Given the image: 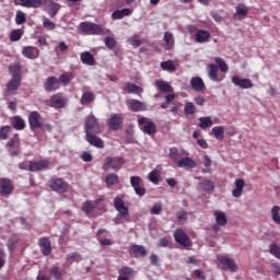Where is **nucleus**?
I'll return each instance as SVG.
<instances>
[{
	"instance_id": "obj_1",
	"label": "nucleus",
	"mask_w": 280,
	"mask_h": 280,
	"mask_svg": "<svg viewBox=\"0 0 280 280\" xmlns=\"http://www.w3.org/2000/svg\"><path fill=\"white\" fill-rule=\"evenodd\" d=\"M114 209L118 212L114 219L115 224H121L120 220L130 221V210L126 207L121 197L117 196L114 198Z\"/></svg>"
},
{
	"instance_id": "obj_2",
	"label": "nucleus",
	"mask_w": 280,
	"mask_h": 280,
	"mask_svg": "<svg viewBox=\"0 0 280 280\" xmlns=\"http://www.w3.org/2000/svg\"><path fill=\"white\" fill-rule=\"evenodd\" d=\"M138 126L144 135H149V137H152V135H156V124L154 121L149 120L147 117H140L138 119Z\"/></svg>"
},
{
	"instance_id": "obj_3",
	"label": "nucleus",
	"mask_w": 280,
	"mask_h": 280,
	"mask_svg": "<svg viewBox=\"0 0 280 280\" xmlns=\"http://www.w3.org/2000/svg\"><path fill=\"white\" fill-rule=\"evenodd\" d=\"M122 165H124V158L107 156L104 160L103 170L104 172H108V170H113L114 172H117L121 170Z\"/></svg>"
},
{
	"instance_id": "obj_4",
	"label": "nucleus",
	"mask_w": 280,
	"mask_h": 280,
	"mask_svg": "<svg viewBox=\"0 0 280 280\" xmlns=\"http://www.w3.org/2000/svg\"><path fill=\"white\" fill-rule=\"evenodd\" d=\"M21 74L13 73L11 80L7 83L5 88V95L12 96L16 95V92L19 91V86H21Z\"/></svg>"
},
{
	"instance_id": "obj_5",
	"label": "nucleus",
	"mask_w": 280,
	"mask_h": 280,
	"mask_svg": "<svg viewBox=\"0 0 280 280\" xmlns=\"http://www.w3.org/2000/svg\"><path fill=\"white\" fill-rule=\"evenodd\" d=\"M80 32L88 35L97 36L102 34V26L93 22H82L79 26Z\"/></svg>"
},
{
	"instance_id": "obj_6",
	"label": "nucleus",
	"mask_w": 280,
	"mask_h": 280,
	"mask_svg": "<svg viewBox=\"0 0 280 280\" xmlns=\"http://www.w3.org/2000/svg\"><path fill=\"white\" fill-rule=\"evenodd\" d=\"M85 135H100V122L93 114L85 118Z\"/></svg>"
},
{
	"instance_id": "obj_7",
	"label": "nucleus",
	"mask_w": 280,
	"mask_h": 280,
	"mask_svg": "<svg viewBox=\"0 0 280 280\" xmlns=\"http://www.w3.org/2000/svg\"><path fill=\"white\" fill-rule=\"evenodd\" d=\"M48 187L57 194H67L69 191V184L65 183L61 178H52L48 182Z\"/></svg>"
},
{
	"instance_id": "obj_8",
	"label": "nucleus",
	"mask_w": 280,
	"mask_h": 280,
	"mask_svg": "<svg viewBox=\"0 0 280 280\" xmlns=\"http://www.w3.org/2000/svg\"><path fill=\"white\" fill-rule=\"evenodd\" d=\"M218 261L221 265L222 270H229L230 272H237V265L235 260L228 256H218Z\"/></svg>"
},
{
	"instance_id": "obj_9",
	"label": "nucleus",
	"mask_w": 280,
	"mask_h": 280,
	"mask_svg": "<svg viewBox=\"0 0 280 280\" xmlns=\"http://www.w3.org/2000/svg\"><path fill=\"white\" fill-rule=\"evenodd\" d=\"M42 116L38 112H30L28 113V126L31 130H36L38 128H44L43 121H42Z\"/></svg>"
},
{
	"instance_id": "obj_10",
	"label": "nucleus",
	"mask_w": 280,
	"mask_h": 280,
	"mask_svg": "<svg viewBox=\"0 0 280 280\" xmlns=\"http://www.w3.org/2000/svg\"><path fill=\"white\" fill-rule=\"evenodd\" d=\"M124 125V114H113L107 121L109 130H119Z\"/></svg>"
},
{
	"instance_id": "obj_11",
	"label": "nucleus",
	"mask_w": 280,
	"mask_h": 280,
	"mask_svg": "<svg viewBox=\"0 0 280 280\" xmlns=\"http://www.w3.org/2000/svg\"><path fill=\"white\" fill-rule=\"evenodd\" d=\"M60 89V81L56 77H48L44 82V90L46 93H51Z\"/></svg>"
},
{
	"instance_id": "obj_12",
	"label": "nucleus",
	"mask_w": 280,
	"mask_h": 280,
	"mask_svg": "<svg viewBox=\"0 0 280 280\" xmlns=\"http://www.w3.org/2000/svg\"><path fill=\"white\" fill-rule=\"evenodd\" d=\"M22 56L28 60H36L40 56V50L34 46H24L22 48Z\"/></svg>"
},
{
	"instance_id": "obj_13",
	"label": "nucleus",
	"mask_w": 280,
	"mask_h": 280,
	"mask_svg": "<svg viewBox=\"0 0 280 280\" xmlns=\"http://www.w3.org/2000/svg\"><path fill=\"white\" fill-rule=\"evenodd\" d=\"M219 73L220 70L218 66H215L214 63L208 65V78L209 80H211V82H222V80H224V78L220 77Z\"/></svg>"
},
{
	"instance_id": "obj_14",
	"label": "nucleus",
	"mask_w": 280,
	"mask_h": 280,
	"mask_svg": "<svg viewBox=\"0 0 280 280\" xmlns=\"http://www.w3.org/2000/svg\"><path fill=\"white\" fill-rule=\"evenodd\" d=\"M245 186H246V182L243 178L235 179L234 189H232L233 198H242Z\"/></svg>"
},
{
	"instance_id": "obj_15",
	"label": "nucleus",
	"mask_w": 280,
	"mask_h": 280,
	"mask_svg": "<svg viewBox=\"0 0 280 280\" xmlns=\"http://www.w3.org/2000/svg\"><path fill=\"white\" fill-rule=\"evenodd\" d=\"M232 84L238 89H253V81L250 79H242L237 75L232 77Z\"/></svg>"
},
{
	"instance_id": "obj_16",
	"label": "nucleus",
	"mask_w": 280,
	"mask_h": 280,
	"mask_svg": "<svg viewBox=\"0 0 280 280\" xmlns=\"http://www.w3.org/2000/svg\"><path fill=\"white\" fill-rule=\"evenodd\" d=\"M248 16V7L244 3H240L235 7V14L233 15L234 21H242Z\"/></svg>"
},
{
	"instance_id": "obj_17",
	"label": "nucleus",
	"mask_w": 280,
	"mask_h": 280,
	"mask_svg": "<svg viewBox=\"0 0 280 280\" xmlns=\"http://www.w3.org/2000/svg\"><path fill=\"white\" fill-rule=\"evenodd\" d=\"M174 237H175V241L177 242V244H179V246H188L189 245V236L187 235V233H185V231L177 229L174 232Z\"/></svg>"
},
{
	"instance_id": "obj_18",
	"label": "nucleus",
	"mask_w": 280,
	"mask_h": 280,
	"mask_svg": "<svg viewBox=\"0 0 280 280\" xmlns=\"http://www.w3.org/2000/svg\"><path fill=\"white\" fill-rule=\"evenodd\" d=\"M12 183L8 178H0V194L1 196H10L12 194Z\"/></svg>"
},
{
	"instance_id": "obj_19",
	"label": "nucleus",
	"mask_w": 280,
	"mask_h": 280,
	"mask_svg": "<svg viewBox=\"0 0 280 280\" xmlns=\"http://www.w3.org/2000/svg\"><path fill=\"white\" fill-rule=\"evenodd\" d=\"M129 110L131 113H139L140 110H145V103L137 100H129L127 102Z\"/></svg>"
},
{
	"instance_id": "obj_20",
	"label": "nucleus",
	"mask_w": 280,
	"mask_h": 280,
	"mask_svg": "<svg viewBox=\"0 0 280 280\" xmlns=\"http://www.w3.org/2000/svg\"><path fill=\"white\" fill-rule=\"evenodd\" d=\"M85 141H88L90 145H94V148H104V140L97 138V133L85 135Z\"/></svg>"
},
{
	"instance_id": "obj_21",
	"label": "nucleus",
	"mask_w": 280,
	"mask_h": 280,
	"mask_svg": "<svg viewBox=\"0 0 280 280\" xmlns=\"http://www.w3.org/2000/svg\"><path fill=\"white\" fill-rule=\"evenodd\" d=\"M18 5L23 8H40L45 0H15Z\"/></svg>"
},
{
	"instance_id": "obj_22",
	"label": "nucleus",
	"mask_w": 280,
	"mask_h": 280,
	"mask_svg": "<svg viewBox=\"0 0 280 280\" xmlns=\"http://www.w3.org/2000/svg\"><path fill=\"white\" fill-rule=\"evenodd\" d=\"M122 90L126 91V93L135 95H140V93H143V89H141V86L131 82L125 83Z\"/></svg>"
},
{
	"instance_id": "obj_23",
	"label": "nucleus",
	"mask_w": 280,
	"mask_h": 280,
	"mask_svg": "<svg viewBox=\"0 0 280 280\" xmlns=\"http://www.w3.org/2000/svg\"><path fill=\"white\" fill-rule=\"evenodd\" d=\"M177 167H184L186 170H194L196 167V161L190 158H182L176 162Z\"/></svg>"
},
{
	"instance_id": "obj_24",
	"label": "nucleus",
	"mask_w": 280,
	"mask_h": 280,
	"mask_svg": "<svg viewBox=\"0 0 280 280\" xmlns=\"http://www.w3.org/2000/svg\"><path fill=\"white\" fill-rule=\"evenodd\" d=\"M190 85L197 93H202L205 91V81H202V78L200 77L191 78Z\"/></svg>"
},
{
	"instance_id": "obj_25",
	"label": "nucleus",
	"mask_w": 280,
	"mask_h": 280,
	"mask_svg": "<svg viewBox=\"0 0 280 280\" xmlns=\"http://www.w3.org/2000/svg\"><path fill=\"white\" fill-rule=\"evenodd\" d=\"M129 254L131 257H147L148 250L143 246H132L129 249Z\"/></svg>"
},
{
	"instance_id": "obj_26",
	"label": "nucleus",
	"mask_w": 280,
	"mask_h": 280,
	"mask_svg": "<svg viewBox=\"0 0 280 280\" xmlns=\"http://www.w3.org/2000/svg\"><path fill=\"white\" fill-rule=\"evenodd\" d=\"M81 58V62L83 65H86L88 67H94L95 65V57H93V55L89 51H83L80 55Z\"/></svg>"
},
{
	"instance_id": "obj_27",
	"label": "nucleus",
	"mask_w": 280,
	"mask_h": 280,
	"mask_svg": "<svg viewBox=\"0 0 280 280\" xmlns=\"http://www.w3.org/2000/svg\"><path fill=\"white\" fill-rule=\"evenodd\" d=\"M209 38H211V33H209V31H205V30H199L197 31L196 35H195V40L197 43H209Z\"/></svg>"
},
{
	"instance_id": "obj_28",
	"label": "nucleus",
	"mask_w": 280,
	"mask_h": 280,
	"mask_svg": "<svg viewBox=\"0 0 280 280\" xmlns=\"http://www.w3.org/2000/svg\"><path fill=\"white\" fill-rule=\"evenodd\" d=\"M130 14H132V10L125 8L114 11L112 13V19H114V21H120V19H124L125 16H130Z\"/></svg>"
},
{
	"instance_id": "obj_29",
	"label": "nucleus",
	"mask_w": 280,
	"mask_h": 280,
	"mask_svg": "<svg viewBox=\"0 0 280 280\" xmlns=\"http://www.w3.org/2000/svg\"><path fill=\"white\" fill-rule=\"evenodd\" d=\"M47 167H49V163L45 160L31 162L30 164L31 172H39V170H47Z\"/></svg>"
},
{
	"instance_id": "obj_30",
	"label": "nucleus",
	"mask_w": 280,
	"mask_h": 280,
	"mask_svg": "<svg viewBox=\"0 0 280 280\" xmlns=\"http://www.w3.org/2000/svg\"><path fill=\"white\" fill-rule=\"evenodd\" d=\"M214 218H215V223L218 224V226H226V223L229 222V220L226 219V214H224L223 211L215 210Z\"/></svg>"
},
{
	"instance_id": "obj_31",
	"label": "nucleus",
	"mask_w": 280,
	"mask_h": 280,
	"mask_svg": "<svg viewBox=\"0 0 280 280\" xmlns=\"http://www.w3.org/2000/svg\"><path fill=\"white\" fill-rule=\"evenodd\" d=\"M93 100H95V94H93V92H91V91H86V92H83L81 100H80V104L82 106H89V104H91V102H93Z\"/></svg>"
},
{
	"instance_id": "obj_32",
	"label": "nucleus",
	"mask_w": 280,
	"mask_h": 280,
	"mask_svg": "<svg viewBox=\"0 0 280 280\" xmlns=\"http://www.w3.org/2000/svg\"><path fill=\"white\" fill-rule=\"evenodd\" d=\"M50 104L54 108H65V97L60 94L54 95L50 100Z\"/></svg>"
},
{
	"instance_id": "obj_33",
	"label": "nucleus",
	"mask_w": 280,
	"mask_h": 280,
	"mask_svg": "<svg viewBox=\"0 0 280 280\" xmlns=\"http://www.w3.org/2000/svg\"><path fill=\"white\" fill-rule=\"evenodd\" d=\"M14 130H25V120L21 116H14L12 119Z\"/></svg>"
},
{
	"instance_id": "obj_34",
	"label": "nucleus",
	"mask_w": 280,
	"mask_h": 280,
	"mask_svg": "<svg viewBox=\"0 0 280 280\" xmlns=\"http://www.w3.org/2000/svg\"><path fill=\"white\" fill-rule=\"evenodd\" d=\"M155 84L158 86V89L162 92V93H172V91H174L172 89V85L168 84L167 82L163 81V80H156Z\"/></svg>"
},
{
	"instance_id": "obj_35",
	"label": "nucleus",
	"mask_w": 280,
	"mask_h": 280,
	"mask_svg": "<svg viewBox=\"0 0 280 280\" xmlns=\"http://www.w3.org/2000/svg\"><path fill=\"white\" fill-rule=\"evenodd\" d=\"M211 135L217 141H222L224 139V128L222 126H215L211 129Z\"/></svg>"
},
{
	"instance_id": "obj_36",
	"label": "nucleus",
	"mask_w": 280,
	"mask_h": 280,
	"mask_svg": "<svg viewBox=\"0 0 280 280\" xmlns=\"http://www.w3.org/2000/svg\"><path fill=\"white\" fill-rule=\"evenodd\" d=\"M58 12H60V4L50 0L48 4V15L50 16V19H54V16L58 14Z\"/></svg>"
},
{
	"instance_id": "obj_37",
	"label": "nucleus",
	"mask_w": 280,
	"mask_h": 280,
	"mask_svg": "<svg viewBox=\"0 0 280 280\" xmlns=\"http://www.w3.org/2000/svg\"><path fill=\"white\" fill-rule=\"evenodd\" d=\"M211 126H213V120L211 119V116H206V117L199 118V128H201V130L211 128Z\"/></svg>"
},
{
	"instance_id": "obj_38",
	"label": "nucleus",
	"mask_w": 280,
	"mask_h": 280,
	"mask_svg": "<svg viewBox=\"0 0 280 280\" xmlns=\"http://www.w3.org/2000/svg\"><path fill=\"white\" fill-rule=\"evenodd\" d=\"M49 273L55 280H62V276L65 275V270L60 269V267L52 266L49 270Z\"/></svg>"
},
{
	"instance_id": "obj_39",
	"label": "nucleus",
	"mask_w": 280,
	"mask_h": 280,
	"mask_svg": "<svg viewBox=\"0 0 280 280\" xmlns=\"http://www.w3.org/2000/svg\"><path fill=\"white\" fill-rule=\"evenodd\" d=\"M163 40L165 43V49L170 50L174 47V35L172 33L165 32Z\"/></svg>"
},
{
	"instance_id": "obj_40",
	"label": "nucleus",
	"mask_w": 280,
	"mask_h": 280,
	"mask_svg": "<svg viewBox=\"0 0 280 280\" xmlns=\"http://www.w3.org/2000/svg\"><path fill=\"white\" fill-rule=\"evenodd\" d=\"M214 62L218 67V69L221 71V73H226L229 71V65L222 59V57H215Z\"/></svg>"
},
{
	"instance_id": "obj_41",
	"label": "nucleus",
	"mask_w": 280,
	"mask_h": 280,
	"mask_svg": "<svg viewBox=\"0 0 280 280\" xmlns=\"http://www.w3.org/2000/svg\"><path fill=\"white\" fill-rule=\"evenodd\" d=\"M160 67L163 71H168V73H174V71H176V66H174V61L172 60L162 61Z\"/></svg>"
},
{
	"instance_id": "obj_42",
	"label": "nucleus",
	"mask_w": 280,
	"mask_h": 280,
	"mask_svg": "<svg viewBox=\"0 0 280 280\" xmlns=\"http://www.w3.org/2000/svg\"><path fill=\"white\" fill-rule=\"evenodd\" d=\"M199 187H201V189L205 191H211V189H215V184L211 179H202L199 183Z\"/></svg>"
},
{
	"instance_id": "obj_43",
	"label": "nucleus",
	"mask_w": 280,
	"mask_h": 280,
	"mask_svg": "<svg viewBox=\"0 0 280 280\" xmlns=\"http://www.w3.org/2000/svg\"><path fill=\"white\" fill-rule=\"evenodd\" d=\"M271 220L275 222V224L280 225V207L273 206L271 208Z\"/></svg>"
},
{
	"instance_id": "obj_44",
	"label": "nucleus",
	"mask_w": 280,
	"mask_h": 280,
	"mask_svg": "<svg viewBox=\"0 0 280 280\" xmlns=\"http://www.w3.org/2000/svg\"><path fill=\"white\" fill-rule=\"evenodd\" d=\"M105 183L106 185H117L119 183V176L115 173L107 174Z\"/></svg>"
},
{
	"instance_id": "obj_45",
	"label": "nucleus",
	"mask_w": 280,
	"mask_h": 280,
	"mask_svg": "<svg viewBox=\"0 0 280 280\" xmlns=\"http://www.w3.org/2000/svg\"><path fill=\"white\" fill-rule=\"evenodd\" d=\"M71 80H73V74L71 73L60 74L58 79L59 83L61 82L63 86H67L71 82Z\"/></svg>"
},
{
	"instance_id": "obj_46",
	"label": "nucleus",
	"mask_w": 280,
	"mask_h": 280,
	"mask_svg": "<svg viewBox=\"0 0 280 280\" xmlns=\"http://www.w3.org/2000/svg\"><path fill=\"white\" fill-rule=\"evenodd\" d=\"M94 209H95V205L93 203V201H85L82 203V211H84L86 215H89L90 213H93Z\"/></svg>"
},
{
	"instance_id": "obj_47",
	"label": "nucleus",
	"mask_w": 280,
	"mask_h": 280,
	"mask_svg": "<svg viewBox=\"0 0 280 280\" xmlns=\"http://www.w3.org/2000/svg\"><path fill=\"white\" fill-rule=\"evenodd\" d=\"M160 173L158 170H153L149 173L148 179L150 183H153V185H159V178H160Z\"/></svg>"
},
{
	"instance_id": "obj_48",
	"label": "nucleus",
	"mask_w": 280,
	"mask_h": 280,
	"mask_svg": "<svg viewBox=\"0 0 280 280\" xmlns=\"http://www.w3.org/2000/svg\"><path fill=\"white\" fill-rule=\"evenodd\" d=\"M23 38V32L21 30H13L10 34L11 43H16Z\"/></svg>"
},
{
	"instance_id": "obj_49",
	"label": "nucleus",
	"mask_w": 280,
	"mask_h": 280,
	"mask_svg": "<svg viewBox=\"0 0 280 280\" xmlns=\"http://www.w3.org/2000/svg\"><path fill=\"white\" fill-rule=\"evenodd\" d=\"M118 275L122 277H132V275H135V270L132 267L125 266L119 269Z\"/></svg>"
},
{
	"instance_id": "obj_50",
	"label": "nucleus",
	"mask_w": 280,
	"mask_h": 280,
	"mask_svg": "<svg viewBox=\"0 0 280 280\" xmlns=\"http://www.w3.org/2000/svg\"><path fill=\"white\" fill-rule=\"evenodd\" d=\"M168 156L170 159L175 161V163H178V161H180V153H178V149H176L175 147L170 149Z\"/></svg>"
},
{
	"instance_id": "obj_51",
	"label": "nucleus",
	"mask_w": 280,
	"mask_h": 280,
	"mask_svg": "<svg viewBox=\"0 0 280 280\" xmlns=\"http://www.w3.org/2000/svg\"><path fill=\"white\" fill-rule=\"evenodd\" d=\"M185 115H194L196 113V105L191 102H187L184 106Z\"/></svg>"
},
{
	"instance_id": "obj_52",
	"label": "nucleus",
	"mask_w": 280,
	"mask_h": 280,
	"mask_svg": "<svg viewBox=\"0 0 280 280\" xmlns=\"http://www.w3.org/2000/svg\"><path fill=\"white\" fill-rule=\"evenodd\" d=\"M11 130H12L11 126H3V127H1V129H0V139L1 140L8 139Z\"/></svg>"
},
{
	"instance_id": "obj_53",
	"label": "nucleus",
	"mask_w": 280,
	"mask_h": 280,
	"mask_svg": "<svg viewBox=\"0 0 280 280\" xmlns=\"http://www.w3.org/2000/svg\"><path fill=\"white\" fill-rule=\"evenodd\" d=\"M163 211V203L158 202L151 208V215H159Z\"/></svg>"
},
{
	"instance_id": "obj_54",
	"label": "nucleus",
	"mask_w": 280,
	"mask_h": 280,
	"mask_svg": "<svg viewBox=\"0 0 280 280\" xmlns=\"http://www.w3.org/2000/svg\"><path fill=\"white\" fill-rule=\"evenodd\" d=\"M16 25H23L25 23V13L23 11H18L15 15Z\"/></svg>"
},
{
	"instance_id": "obj_55",
	"label": "nucleus",
	"mask_w": 280,
	"mask_h": 280,
	"mask_svg": "<svg viewBox=\"0 0 280 280\" xmlns=\"http://www.w3.org/2000/svg\"><path fill=\"white\" fill-rule=\"evenodd\" d=\"M69 50V46L65 43V42H60L56 48H55V51L56 54H58L59 51L61 54H65V51H68Z\"/></svg>"
},
{
	"instance_id": "obj_56",
	"label": "nucleus",
	"mask_w": 280,
	"mask_h": 280,
	"mask_svg": "<svg viewBox=\"0 0 280 280\" xmlns=\"http://www.w3.org/2000/svg\"><path fill=\"white\" fill-rule=\"evenodd\" d=\"M105 45L107 49H114L117 46V42L113 37L105 38Z\"/></svg>"
},
{
	"instance_id": "obj_57",
	"label": "nucleus",
	"mask_w": 280,
	"mask_h": 280,
	"mask_svg": "<svg viewBox=\"0 0 280 280\" xmlns=\"http://www.w3.org/2000/svg\"><path fill=\"white\" fill-rule=\"evenodd\" d=\"M130 185L135 189L136 187L141 186V177L139 176H131L130 177Z\"/></svg>"
},
{
	"instance_id": "obj_58",
	"label": "nucleus",
	"mask_w": 280,
	"mask_h": 280,
	"mask_svg": "<svg viewBox=\"0 0 280 280\" xmlns=\"http://www.w3.org/2000/svg\"><path fill=\"white\" fill-rule=\"evenodd\" d=\"M128 43H130L132 47H141V39H138L137 35H133L131 38H129Z\"/></svg>"
},
{
	"instance_id": "obj_59",
	"label": "nucleus",
	"mask_w": 280,
	"mask_h": 280,
	"mask_svg": "<svg viewBox=\"0 0 280 280\" xmlns=\"http://www.w3.org/2000/svg\"><path fill=\"white\" fill-rule=\"evenodd\" d=\"M98 242L102 246H112L113 240L107 238L105 236H98Z\"/></svg>"
},
{
	"instance_id": "obj_60",
	"label": "nucleus",
	"mask_w": 280,
	"mask_h": 280,
	"mask_svg": "<svg viewBox=\"0 0 280 280\" xmlns=\"http://www.w3.org/2000/svg\"><path fill=\"white\" fill-rule=\"evenodd\" d=\"M269 253L273 255V257H277V259H280V247L279 246H271L269 248Z\"/></svg>"
},
{
	"instance_id": "obj_61",
	"label": "nucleus",
	"mask_w": 280,
	"mask_h": 280,
	"mask_svg": "<svg viewBox=\"0 0 280 280\" xmlns=\"http://www.w3.org/2000/svg\"><path fill=\"white\" fill-rule=\"evenodd\" d=\"M187 215H189V213L186 211H179L176 213L177 220H179V222H187Z\"/></svg>"
},
{
	"instance_id": "obj_62",
	"label": "nucleus",
	"mask_w": 280,
	"mask_h": 280,
	"mask_svg": "<svg viewBox=\"0 0 280 280\" xmlns=\"http://www.w3.org/2000/svg\"><path fill=\"white\" fill-rule=\"evenodd\" d=\"M71 259H73V261H80L81 256L78 253H70L67 255V261H71Z\"/></svg>"
},
{
	"instance_id": "obj_63",
	"label": "nucleus",
	"mask_w": 280,
	"mask_h": 280,
	"mask_svg": "<svg viewBox=\"0 0 280 280\" xmlns=\"http://www.w3.org/2000/svg\"><path fill=\"white\" fill-rule=\"evenodd\" d=\"M19 141H20L19 136H15L14 138H11L7 142V148H14V145H18Z\"/></svg>"
},
{
	"instance_id": "obj_64",
	"label": "nucleus",
	"mask_w": 280,
	"mask_h": 280,
	"mask_svg": "<svg viewBox=\"0 0 280 280\" xmlns=\"http://www.w3.org/2000/svg\"><path fill=\"white\" fill-rule=\"evenodd\" d=\"M44 27L45 30H55L56 23L51 22L50 20L45 19L44 20Z\"/></svg>"
}]
</instances>
